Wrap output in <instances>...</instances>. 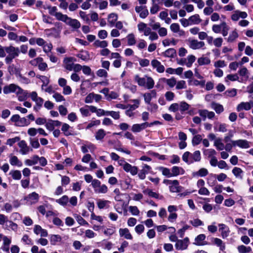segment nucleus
Here are the masks:
<instances>
[{
    "instance_id": "bb28decb",
    "label": "nucleus",
    "mask_w": 253,
    "mask_h": 253,
    "mask_svg": "<svg viewBox=\"0 0 253 253\" xmlns=\"http://www.w3.org/2000/svg\"><path fill=\"white\" fill-rule=\"evenodd\" d=\"M39 161V156L34 155L31 160L27 159L25 161V164L29 166H31L37 164Z\"/></svg>"
},
{
    "instance_id": "ea45409f",
    "label": "nucleus",
    "mask_w": 253,
    "mask_h": 253,
    "mask_svg": "<svg viewBox=\"0 0 253 253\" xmlns=\"http://www.w3.org/2000/svg\"><path fill=\"white\" fill-rule=\"evenodd\" d=\"M223 27V22H222L220 24H214L212 26V31L218 34L221 32V30Z\"/></svg>"
},
{
    "instance_id": "2eb2a0df",
    "label": "nucleus",
    "mask_w": 253,
    "mask_h": 253,
    "mask_svg": "<svg viewBox=\"0 0 253 253\" xmlns=\"http://www.w3.org/2000/svg\"><path fill=\"white\" fill-rule=\"evenodd\" d=\"M251 102H242L238 105L237 107V111L240 112L243 110L248 111L251 109L252 105Z\"/></svg>"
},
{
    "instance_id": "e2e57ef3",
    "label": "nucleus",
    "mask_w": 253,
    "mask_h": 253,
    "mask_svg": "<svg viewBox=\"0 0 253 253\" xmlns=\"http://www.w3.org/2000/svg\"><path fill=\"white\" fill-rule=\"evenodd\" d=\"M232 172L233 174L236 177H240L242 178V176H241V173L243 172L242 170L241 169L237 167H235L232 169Z\"/></svg>"
},
{
    "instance_id": "09e8293b",
    "label": "nucleus",
    "mask_w": 253,
    "mask_h": 253,
    "mask_svg": "<svg viewBox=\"0 0 253 253\" xmlns=\"http://www.w3.org/2000/svg\"><path fill=\"white\" fill-rule=\"evenodd\" d=\"M191 156V153L189 152H185L182 157V160L183 161H184L185 163L187 164H191L193 163L192 160H189V158Z\"/></svg>"
},
{
    "instance_id": "aec40b11",
    "label": "nucleus",
    "mask_w": 253,
    "mask_h": 253,
    "mask_svg": "<svg viewBox=\"0 0 253 253\" xmlns=\"http://www.w3.org/2000/svg\"><path fill=\"white\" fill-rule=\"evenodd\" d=\"M119 234L121 237H124L128 240H131L132 237L127 228H121L119 229Z\"/></svg>"
},
{
    "instance_id": "5fc2aeb1",
    "label": "nucleus",
    "mask_w": 253,
    "mask_h": 253,
    "mask_svg": "<svg viewBox=\"0 0 253 253\" xmlns=\"http://www.w3.org/2000/svg\"><path fill=\"white\" fill-rule=\"evenodd\" d=\"M206 238V236L204 234H200L198 235L195 238V244L197 245H202V241H204Z\"/></svg>"
},
{
    "instance_id": "338daca9",
    "label": "nucleus",
    "mask_w": 253,
    "mask_h": 253,
    "mask_svg": "<svg viewBox=\"0 0 253 253\" xmlns=\"http://www.w3.org/2000/svg\"><path fill=\"white\" fill-rule=\"evenodd\" d=\"M129 211L133 215H138L139 214V211L136 206H130L129 207Z\"/></svg>"
},
{
    "instance_id": "a18cd8bd",
    "label": "nucleus",
    "mask_w": 253,
    "mask_h": 253,
    "mask_svg": "<svg viewBox=\"0 0 253 253\" xmlns=\"http://www.w3.org/2000/svg\"><path fill=\"white\" fill-rule=\"evenodd\" d=\"M186 61L187 60V63H186V65L188 67H190L192 64L195 62L196 60V57L195 56L193 55H188L186 58Z\"/></svg>"
},
{
    "instance_id": "8fccbe9b",
    "label": "nucleus",
    "mask_w": 253,
    "mask_h": 253,
    "mask_svg": "<svg viewBox=\"0 0 253 253\" xmlns=\"http://www.w3.org/2000/svg\"><path fill=\"white\" fill-rule=\"evenodd\" d=\"M238 250L240 253H247L251 251L250 247H247L244 245H240L238 247Z\"/></svg>"
},
{
    "instance_id": "9b49d317",
    "label": "nucleus",
    "mask_w": 253,
    "mask_h": 253,
    "mask_svg": "<svg viewBox=\"0 0 253 253\" xmlns=\"http://www.w3.org/2000/svg\"><path fill=\"white\" fill-rule=\"evenodd\" d=\"M151 64L153 68L156 69L158 73H162L164 72L165 67L158 60L153 59L151 61Z\"/></svg>"
},
{
    "instance_id": "423d86ee",
    "label": "nucleus",
    "mask_w": 253,
    "mask_h": 253,
    "mask_svg": "<svg viewBox=\"0 0 253 253\" xmlns=\"http://www.w3.org/2000/svg\"><path fill=\"white\" fill-rule=\"evenodd\" d=\"M189 240L185 238L183 240H178L175 244V248L178 250H184L187 248Z\"/></svg>"
},
{
    "instance_id": "20e7f679",
    "label": "nucleus",
    "mask_w": 253,
    "mask_h": 253,
    "mask_svg": "<svg viewBox=\"0 0 253 253\" xmlns=\"http://www.w3.org/2000/svg\"><path fill=\"white\" fill-rule=\"evenodd\" d=\"M3 93L4 94H9L12 92H16L17 94L22 93L23 90L21 89L19 86L11 84L8 85H6L3 87Z\"/></svg>"
},
{
    "instance_id": "6e6d98bb",
    "label": "nucleus",
    "mask_w": 253,
    "mask_h": 253,
    "mask_svg": "<svg viewBox=\"0 0 253 253\" xmlns=\"http://www.w3.org/2000/svg\"><path fill=\"white\" fill-rule=\"evenodd\" d=\"M179 110L184 112L189 109L190 105L185 102H181L179 104Z\"/></svg>"
},
{
    "instance_id": "ddd939ff",
    "label": "nucleus",
    "mask_w": 253,
    "mask_h": 253,
    "mask_svg": "<svg viewBox=\"0 0 253 253\" xmlns=\"http://www.w3.org/2000/svg\"><path fill=\"white\" fill-rule=\"evenodd\" d=\"M219 231L221 232V235L223 238H225L228 236L230 230L228 226L224 224H219L218 225Z\"/></svg>"
},
{
    "instance_id": "0e129e2a",
    "label": "nucleus",
    "mask_w": 253,
    "mask_h": 253,
    "mask_svg": "<svg viewBox=\"0 0 253 253\" xmlns=\"http://www.w3.org/2000/svg\"><path fill=\"white\" fill-rule=\"evenodd\" d=\"M202 140V138L200 135H196L193 138L192 144L193 145H197L199 144Z\"/></svg>"
},
{
    "instance_id": "5701e85b",
    "label": "nucleus",
    "mask_w": 253,
    "mask_h": 253,
    "mask_svg": "<svg viewBox=\"0 0 253 253\" xmlns=\"http://www.w3.org/2000/svg\"><path fill=\"white\" fill-rule=\"evenodd\" d=\"M184 170L182 168L174 166L171 169V176H175L179 174H183Z\"/></svg>"
},
{
    "instance_id": "774afa93",
    "label": "nucleus",
    "mask_w": 253,
    "mask_h": 253,
    "mask_svg": "<svg viewBox=\"0 0 253 253\" xmlns=\"http://www.w3.org/2000/svg\"><path fill=\"white\" fill-rule=\"evenodd\" d=\"M208 112V110L206 109H200L198 110L199 115L203 118L204 121L207 118Z\"/></svg>"
},
{
    "instance_id": "4468645a",
    "label": "nucleus",
    "mask_w": 253,
    "mask_h": 253,
    "mask_svg": "<svg viewBox=\"0 0 253 253\" xmlns=\"http://www.w3.org/2000/svg\"><path fill=\"white\" fill-rule=\"evenodd\" d=\"M148 127V123L141 124H134L132 126L131 130L133 132H138Z\"/></svg>"
},
{
    "instance_id": "052dcab7",
    "label": "nucleus",
    "mask_w": 253,
    "mask_h": 253,
    "mask_svg": "<svg viewBox=\"0 0 253 253\" xmlns=\"http://www.w3.org/2000/svg\"><path fill=\"white\" fill-rule=\"evenodd\" d=\"M176 89H185L187 87L186 82L183 80H181L176 82Z\"/></svg>"
},
{
    "instance_id": "dca6fc26",
    "label": "nucleus",
    "mask_w": 253,
    "mask_h": 253,
    "mask_svg": "<svg viewBox=\"0 0 253 253\" xmlns=\"http://www.w3.org/2000/svg\"><path fill=\"white\" fill-rule=\"evenodd\" d=\"M34 232L35 234H40L41 237H47L48 235L47 232L46 230L42 229L41 226L36 225L34 228Z\"/></svg>"
},
{
    "instance_id": "473e14b6",
    "label": "nucleus",
    "mask_w": 253,
    "mask_h": 253,
    "mask_svg": "<svg viewBox=\"0 0 253 253\" xmlns=\"http://www.w3.org/2000/svg\"><path fill=\"white\" fill-rule=\"evenodd\" d=\"M116 232V228L114 226H111L109 228H105L103 231L104 234L110 237L113 235Z\"/></svg>"
},
{
    "instance_id": "6e6552de",
    "label": "nucleus",
    "mask_w": 253,
    "mask_h": 253,
    "mask_svg": "<svg viewBox=\"0 0 253 253\" xmlns=\"http://www.w3.org/2000/svg\"><path fill=\"white\" fill-rule=\"evenodd\" d=\"M75 61H76V59L74 57H70L65 58L63 60L65 68L69 71H72L74 64L73 62Z\"/></svg>"
},
{
    "instance_id": "c03bdc74",
    "label": "nucleus",
    "mask_w": 253,
    "mask_h": 253,
    "mask_svg": "<svg viewBox=\"0 0 253 253\" xmlns=\"http://www.w3.org/2000/svg\"><path fill=\"white\" fill-rule=\"evenodd\" d=\"M164 55L168 57H173L176 54V50L174 48H169L165 51Z\"/></svg>"
},
{
    "instance_id": "c756f323",
    "label": "nucleus",
    "mask_w": 253,
    "mask_h": 253,
    "mask_svg": "<svg viewBox=\"0 0 253 253\" xmlns=\"http://www.w3.org/2000/svg\"><path fill=\"white\" fill-rule=\"evenodd\" d=\"M211 108L215 110L216 113L220 114L224 110L222 105L216 103H212Z\"/></svg>"
},
{
    "instance_id": "69168bd1",
    "label": "nucleus",
    "mask_w": 253,
    "mask_h": 253,
    "mask_svg": "<svg viewBox=\"0 0 253 253\" xmlns=\"http://www.w3.org/2000/svg\"><path fill=\"white\" fill-rule=\"evenodd\" d=\"M160 170L162 171V174L164 175L168 176L169 177H172L170 170L166 168L161 167L160 168Z\"/></svg>"
},
{
    "instance_id": "f3484780",
    "label": "nucleus",
    "mask_w": 253,
    "mask_h": 253,
    "mask_svg": "<svg viewBox=\"0 0 253 253\" xmlns=\"http://www.w3.org/2000/svg\"><path fill=\"white\" fill-rule=\"evenodd\" d=\"M169 190L171 192H179L181 190V187L179 186V182L177 180H172V183L169 186Z\"/></svg>"
},
{
    "instance_id": "680f3d73",
    "label": "nucleus",
    "mask_w": 253,
    "mask_h": 253,
    "mask_svg": "<svg viewBox=\"0 0 253 253\" xmlns=\"http://www.w3.org/2000/svg\"><path fill=\"white\" fill-rule=\"evenodd\" d=\"M43 7L44 9H48L49 10V13L51 15H54L55 16V14L56 13H58V12H56L57 8L55 6L51 7L49 5H47L46 6H45V5H44Z\"/></svg>"
},
{
    "instance_id": "f257e3e1",
    "label": "nucleus",
    "mask_w": 253,
    "mask_h": 253,
    "mask_svg": "<svg viewBox=\"0 0 253 253\" xmlns=\"http://www.w3.org/2000/svg\"><path fill=\"white\" fill-rule=\"evenodd\" d=\"M55 15L57 20L65 22L74 29H78L81 27L80 22L76 19H72L67 15L63 14L61 13H56Z\"/></svg>"
},
{
    "instance_id": "13d9d810",
    "label": "nucleus",
    "mask_w": 253,
    "mask_h": 253,
    "mask_svg": "<svg viewBox=\"0 0 253 253\" xmlns=\"http://www.w3.org/2000/svg\"><path fill=\"white\" fill-rule=\"evenodd\" d=\"M52 97L56 102H61L65 100V98L63 96L58 92H54Z\"/></svg>"
},
{
    "instance_id": "79ce46f5",
    "label": "nucleus",
    "mask_w": 253,
    "mask_h": 253,
    "mask_svg": "<svg viewBox=\"0 0 253 253\" xmlns=\"http://www.w3.org/2000/svg\"><path fill=\"white\" fill-rule=\"evenodd\" d=\"M216 152L215 150L213 149H205L204 150V154L205 155L208 156L209 158H212L215 157L214 155H216Z\"/></svg>"
},
{
    "instance_id": "603ef678",
    "label": "nucleus",
    "mask_w": 253,
    "mask_h": 253,
    "mask_svg": "<svg viewBox=\"0 0 253 253\" xmlns=\"http://www.w3.org/2000/svg\"><path fill=\"white\" fill-rule=\"evenodd\" d=\"M61 237L58 235H52L50 237V242L52 245H55L57 242H60Z\"/></svg>"
},
{
    "instance_id": "9d476101",
    "label": "nucleus",
    "mask_w": 253,
    "mask_h": 253,
    "mask_svg": "<svg viewBox=\"0 0 253 253\" xmlns=\"http://www.w3.org/2000/svg\"><path fill=\"white\" fill-rule=\"evenodd\" d=\"M247 16L248 14L246 12L236 10L232 14L231 18L234 21H237L240 18L245 19Z\"/></svg>"
},
{
    "instance_id": "393cba45",
    "label": "nucleus",
    "mask_w": 253,
    "mask_h": 253,
    "mask_svg": "<svg viewBox=\"0 0 253 253\" xmlns=\"http://www.w3.org/2000/svg\"><path fill=\"white\" fill-rule=\"evenodd\" d=\"M110 203V202L108 200H98L97 202V205L99 209H102L103 208H108Z\"/></svg>"
},
{
    "instance_id": "2f4dec72",
    "label": "nucleus",
    "mask_w": 253,
    "mask_h": 253,
    "mask_svg": "<svg viewBox=\"0 0 253 253\" xmlns=\"http://www.w3.org/2000/svg\"><path fill=\"white\" fill-rule=\"evenodd\" d=\"M106 132L103 129H99L97 130V131L95 133V138L97 140H101L103 139V138L106 135Z\"/></svg>"
},
{
    "instance_id": "39448f33",
    "label": "nucleus",
    "mask_w": 253,
    "mask_h": 253,
    "mask_svg": "<svg viewBox=\"0 0 253 253\" xmlns=\"http://www.w3.org/2000/svg\"><path fill=\"white\" fill-rule=\"evenodd\" d=\"M189 46L193 49H199L205 46V42L197 40H189Z\"/></svg>"
},
{
    "instance_id": "de8ad7c7",
    "label": "nucleus",
    "mask_w": 253,
    "mask_h": 253,
    "mask_svg": "<svg viewBox=\"0 0 253 253\" xmlns=\"http://www.w3.org/2000/svg\"><path fill=\"white\" fill-rule=\"evenodd\" d=\"M118 19V16L117 14L115 13H111L109 15L108 17V21L109 23L111 25H113L115 24V22L117 21Z\"/></svg>"
},
{
    "instance_id": "4c0bfd02",
    "label": "nucleus",
    "mask_w": 253,
    "mask_h": 253,
    "mask_svg": "<svg viewBox=\"0 0 253 253\" xmlns=\"http://www.w3.org/2000/svg\"><path fill=\"white\" fill-rule=\"evenodd\" d=\"M93 45L95 47L105 48L108 46V42L106 41L96 40L93 43Z\"/></svg>"
},
{
    "instance_id": "bf43d9fd",
    "label": "nucleus",
    "mask_w": 253,
    "mask_h": 253,
    "mask_svg": "<svg viewBox=\"0 0 253 253\" xmlns=\"http://www.w3.org/2000/svg\"><path fill=\"white\" fill-rule=\"evenodd\" d=\"M223 40L222 38L219 37L213 40V43L215 47H220L222 44Z\"/></svg>"
},
{
    "instance_id": "58836bf2",
    "label": "nucleus",
    "mask_w": 253,
    "mask_h": 253,
    "mask_svg": "<svg viewBox=\"0 0 253 253\" xmlns=\"http://www.w3.org/2000/svg\"><path fill=\"white\" fill-rule=\"evenodd\" d=\"M108 191V187L105 184L100 185L99 187L96 189L95 193L97 194H105Z\"/></svg>"
},
{
    "instance_id": "a878e982",
    "label": "nucleus",
    "mask_w": 253,
    "mask_h": 253,
    "mask_svg": "<svg viewBox=\"0 0 253 253\" xmlns=\"http://www.w3.org/2000/svg\"><path fill=\"white\" fill-rule=\"evenodd\" d=\"M30 124V122L26 118H20L19 122L16 124V126L24 127L29 126Z\"/></svg>"
},
{
    "instance_id": "f03ea898",
    "label": "nucleus",
    "mask_w": 253,
    "mask_h": 253,
    "mask_svg": "<svg viewBox=\"0 0 253 253\" xmlns=\"http://www.w3.org/2000/svg\"><path fill=\"white\" fill-rule=\"evenodd\" d=\"M134 81L138 85L149 89L152 88L154 85L153 79L151 77L147 76L141 78L138 75H136L134 76Z\"/></svg>"
},
{
    "instance_id": "c85d7f7f",
    "label": "nucleus",
    "mask_w": 253,
    "mask_h": 253,
    "mask_svg": "<svg viewBox=\"0 0 253 253\" xmlns=\"http://www.w3.org/2000/svg\"><path fill=\"white\" fill-rule=\"evenodd\" d=\"M213 243L215 245H216L217 247L219 248V249L223 251L225 249V244L223 242V241L219 238H215L213 239Z\"/></svg>"
},
{
    "instance_id": "864d4df0",
    "label": "nucleus",
    "mask_w": 253,
    "mask_h": 253,
    "mask_svg": "<svg viewBox=\"0 0 253 253\" xmlns=\"http://www.w3.org/2000/svg\"><path fill=\"white\" fill-rule=\"evenodd\" d=\"M77 56L84 61L87 60L89 58L88 53L87 51L80 53L77 55Z\"/></svg>"
},
{
    "instance_id": "f8f14e48",
    "label": "nucleus",
    "mask_w": 253,
    "mask_h": 253,
    "mask_svg": "<svg viewBox=\"0 0 253 253\" xmlns=\"http://www.w3.org/2000/svg\"><path fill=\"white\" fill-rule=\"evenodd\" d=\"M18 144L20 148V152L22 155H26L30 151H32V149L27 146L26 142L24 140L20 141Z\"/></svg>"
},
{
    "instance_id": "b1692460",
    "label": "nucleus",
    "mask_w": 253,
    "mask_h": 253,
    "mask_svg": "<svg viewBox=\"0 0 253 253\" xmlns=\"http://www.w3.org/2000/svg\"><path fill=\"white\" fill-rule=\"evenodd\" d=\"M213 145L216 147L217 150L221 151L224 149V144L222 142V139L218 137L214 141Z\"/></svg>"
},
{
    "instance_id": "6ab92c4d",
    "label": "nucleus",
    "mask_w": 253,
    "mask_h": 253,
    "mask_svg": "<svg viewBox=\"0 0 253 253\" xmlns=\"http://www.w3.org/2000/svg\"><path fill=\"white\" fill-rule=\"evenodd\" d=\"M25 199L31 204L35 203L37 202L39 199V195L36 192H33L26 196Z\"/></svg>"
},
{
    "instance_id": "7c9ffc66",
    "label": "nucleus",
    "mask_w": 253,
    "mask_h": 253,
    "mask_svg": "<svg viewBox=\"0 0 253 253\" xmlns=\"http://www.w3.org/2000/svg\"><path fill=\"white\" fill-rule=\"evenodd\" d=\"M127 44L129 46L133 45L136 43V40L133 34H129L126 36Z\"/></svg>"
},
{
    "instance_id": "4be33fe9",
    "label": "nucleus",
    "mask_w": 253,
    "mask_h": 253,
    "mask_svg": "<svg viewBox=\"0 0 253 253\" xmlns=\"http://www.w3.org/2000/svg\"><path fill=\"white\" fill-rule=\"evenodd\" d=\"M189 19L191 25H198L202 21V19L200 18L199 15L197 14L190 16L189 17Z\"/></svg>"
},
{
    "instance_id": "0eeeda50",
    "label": "nucleus",
    "mask_w": 253,
    "mask_h": 253,
    "mask_svg": "<svg viewBox=\"0 0 253 253\" xmlns=\"http://www.w3.org/2000/svg\"><path fill=\"white\" fill-rule=\"evenodd\" d=\"M233 146H237L241 148L247 149L250 147V142L245 139H239L237 140H231Z\"/></svg>"
},
{
    "instance_id": "412c9836",
    "label": "nucleus",
    "mask_w": 253,
    "mask_h": 253,
    "mask_svg": "<svg viewBox=\"0 0 253 253\" xmlns=\"http://www.w3.org/2000/svg\"><path fill=\"white\" fill-rule=\"evenodd\" d=\"M151 169V167L147 165H144L142 169L138 173V176L141 179H144L145 178L146 174L148 173V171Z\"/></svg>"
},
{
    "instance_id": "cd10ccee",
    "label": "nucleus",
    "mask_w": 253,
    "mask_h": 253,
    "mask_svg": "<svg viewBox=\"0 0 253 253\" xmlns=\"http://www.w3.org/2000/svg\"><path fill=\"white\" fill-rule=\"evenodd\" d=\"M56 202L60 205L66 206L69 202V198L67 196L64 195L61 198L57 199Z\"/></svg>"
},
{
    "instance_id": "f704fd0d",
    "label": "nucleus",
    "mask_w": 253,
    "mask_h": 253,
    "mask_svg": "<svg viewBox=\"0 0 253 253\" xmlns=\"http://www.w3.org/2000/svg\"><path fill=\"white\" fill-rule=\"evenodd\" d=\"M198 63L201 66L208 65L211 63V60L209 57L202 56L198 59Z\"/></svg>"
},
{
    "instance_id": "1a4fd4ad",
    "label": "nucleus",
    "mask_w": 253,
    "mask_h": 253,
    "mask_svg": "<svg viewBox=\"0 0 253 253\" xmlns=\"http://www.w3.org/2000/svg\"><path fill=\"white\" fill-rule=\"evenodd\" d=\"M170 30L174 33H177L179 36H184L185 32L183 30H181L180 26L178 23H174L170 25Z\"/></svg>"
},
{
    "instance_id": "3c124183",
    "label": "nucleus",
    "mask_w": 253,
    "mask_h": 253,
    "mask_svg": "<svg viewBox=\"0 0 253 253\" xmlns=\"http://www.w3.org/2000/svg\"><path fill=\"white\" fill-rule=\"evenodd\" d=\"M79 15L80 17L86 23H89L90 22V19L89 18V16L88 14L86 13L85 12L80 11L79 12Z\"/></svg>"
},
{
    "instance_id": "37998d69",
    "label": "nucleus",
    "mask_w": 253,
    "mask_h": 253,
    "mask_svg": "<svg viewBox=\"0 0 253 253\" xmlns=\"http://www.w3.org/2000/svg\"><path fill=\"white\" fill-rule=\"evenodd\" d=\"M5 225V228L8 230L12 229L13 230H15L17 228L16 224L9 220H8Z\"/></svg>"
},
{
    "instance_id": "a19ab883",
    "label": "nucleus",
    "mask_w": 253,
    "mask_h": 253,
    "mask_svg": "<svg viewBox=\"0 0 253 253\" xmlns=\"http://www.w3.org/2000/svg\"><path fill=\"white\" fill-rule=\"evenodd\" d=\"M191 156H192L193 162L194 161L199 162L201 159V153L199 150L195 151L193 154L191 153Z\"/></svg>"
},
{
    "instance_id": "7ed1b4c3",
    "label": "nucleus",
    "mask_w": 253,
    "mask_h": 253,
    "mask_svg": "<svg viewBox=\"0 0 253 253\" xmlns=\"http://www.w3.org/2000/svg\"><path fill=\"white\" fill-rule=\"evenodd\" d=\"M5 52L8 54L5 59V62L7 64L10 63L14 58L19 56L20 53L19 48L12 45L5 46Z\"/></svg>"
},
{
    "instance_id": "a211bd4d",
    "label": "nucleus",
    "mask_w": 253,
    "mask_h": 253,
    "mask_svg": "<svg viewBox=\"0 0 253 253\" xmlns=\"http://www.w3.org/2000/svg\"><path fill=\"white\" fill-rule=\"evenodd\" d=\"M9 163L12 166H16L21 167L22 166V163L20 161L17 157L10 155L9 156Z\"/></svg>"
},
{
    "instance_id": "72a5a7b5",
    "label": "nucleus",
    "mask_w": 253,
    "mask_h": 253,
    "mask_svg": "<svg viewBox=\"0 0 253 253\" xmlns=\"http://www.w3.org/2000/svg\"><path fill=\"white\" fill-rule=\"evenodd\" d=\"M9 174L11 175L13 179L15 180H19L21 178V173L20 171L18 170H11Z\"/></svg>"
},
{
    "instance_id": "4d7b16f0",
    "label": "nucleus",
    "mask_w": 253,
    "mask_h": 253,
    "mask_svg": "<svg viewBox=\"0 0 253 253\" xmlns=\"http://www.w3.org/2000/svg\"><path fill=\"white\" fill-rule=\"evenodd\" d=\"M160 10V6L157 3L153 2L152 6L150 8V11L152 14H155Z\"/></svg>"
},
{
    "instance_id": "49530a36",
    "label": "nucleus",
    "mask_w": 253,
    "mask_h": 253,
    "mask_svg": "<svg viewBox=\"0 0 253 253\" xmlns=\"http://www.w3.org/2000/svg\"><path fill=\"white\" fill-rule=\"evenodd\" d=\"M208 173V171L206 169L202 168L199 170L195 173H193L194 176L199 175L201 177L206 176Z\"/></svg>"
},
{
    "instance_id": "e433bc0d",
    "label": "nucleus",
    "mask_w": 253,
    "mask_h": 253,
    "mask_svg": "<svg viewBox=\"0 0 253 253\" xmlns=\"http://www.w3.org/2000/svg\"><path fill=\"white\" fill-rule=\"evenodd\" d=\"M144 194L148 195L149 197L158 199L159 198V194L156 192L152 191L149 189H145L143 191Z\"/></svg>"
},
{
    "instance_id": "c9c22d12",
    "label": "nucleus",
    "mask_w": 253,
    "mask_h": 253,
    "mask_svg": "<svg viewBox=\"0 0 253 253\" xmlns=\"http://www.w3.org/2000/svg\"><path fill=\"white\" fill-rule=\"evenodd\" d=\"M238 37V34L236 30L231 32L227 38V42H234Z\"/></svg>"
}]
</instances>
